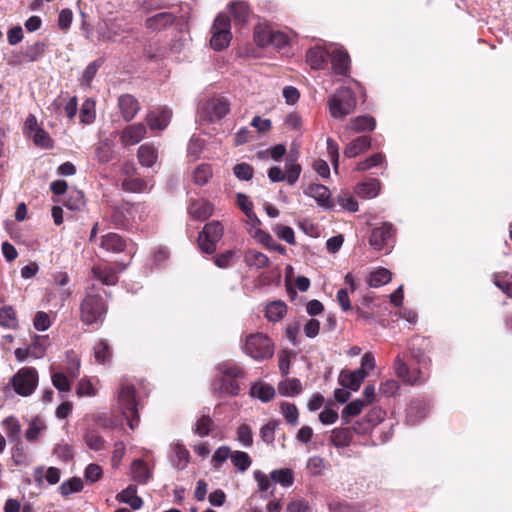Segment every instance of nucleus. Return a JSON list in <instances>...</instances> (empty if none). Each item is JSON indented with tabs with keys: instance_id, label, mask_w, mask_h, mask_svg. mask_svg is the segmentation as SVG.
Here are the masks:
<instances>
[{
	"instance_id": "f257e3e1",
	"label": "nucleus",
	"mask_w": 512,
	"mask_h": 512,
	"mask_svg": "<svg viewBox=\"0 0 512 512\" xmlns=\"http://www.w3.org/2000/svg\"><path fill=\"white\" fill-rule=\"evenodd\" d=\"M357 105L356 95L349 87L338 88L328 99L327 108L333 119H343L352 114Z\"/></svg>"
},
{
	"instance_id": "c85d7f7f",
	"label": "nucleus",
	"mask_w": 512,
	"mask_h": 512,
	"mask_svg": "<svg viewBox=\"0 0 512 512\" xmlns=\"http://www.w3.org/2000/svg\"><path fill=\"white\" fill-rule=\"evenodd\" d=\"M376 127V120L374 117L370 115H361L353 118L349 125L348 129L352 132H364V131H373Z\"/></svg>"
},
{
	"instance_id": "13d9d810",
	"label": "nucleus",
	"mask_w": 512,
	"mask_h": 512,
	"mask_svg": "<svg viewBox=\"0 0 512 512\" xmlns=\"http://www.w3.org/2000/svg\"><path fill=\"white\" fill-rule=\"evenodd\" d=\"M385 164V155L383 153H376L366 160L359 162L356 166V170L365 171L372 167H377Z\"/></svg>"
},
{
	"instance_id": "680f3d73",
	"label": "nucleus",
	"mask_w": 512,
	"mask_h": 512,
	"mask_svg": "<svg viewBox=\"0 0 512 512\" xmlns=\"http://www.w3.org/2000/svg\"><path fill=\"white\" fill-rule=\"evenodd\" d=\"M293 161L294 160L291 159V161H287L285 165V180H287L289 185H294L298 181L302 170L301 166L299 164L294 163Z\"/></svg>"
},
{
	"instance_id": "1a4fd4ad",
	"label": "nucleus",
	"mask_w": 512,
	"mask_h": 512,
	"mask_svg": "<svg viewBox=\"0 0 512 512\" xmlns=\"http://www.w3.org/2000/svg\"><path fill=\"white\" fill-rule=\"evenodd\" d=\"M126 269V265L114 263H102L92 267L93 276L103 285H115L118 282V275Z\"/></svg>"
},
{
	"instance_id": "052dcab7",
	"label": "nucleus",
	"mask_w": 512,
	"mask_h": 512,
	"mask_svg": "<svg viewBox=\"0 0 512 512\" xmlns=\"http://www.w3.org/2000/svg\"><path fill=\"white\" fill-rule=\"evenodd\" d=\"M278 421L272 420L263 425L260 429V437L266 444H272L275 440V430L278 426Z\"/></svg>"
},
{
	"instance_id": "4468645a",
	"label": "nucleus",
	"mask_w": 512,
	"mask_h": 512,
	"mask_svg": "<svg viewBox=\"0 0 512 512\" xmlns=\"http://www.w3.org/2000/svg\"><path fill=\"white\" fill-rule=\"evenodd\" d=\"M146 132V126L142 123L128 125L120 134L121 143L123 146L136 145L145 137Z\"/></svg>"
},
{
	"instance_id": "e433bc0d",
	"label": "nucleus",
	"mask_w": 512,
	"mask_h": 512,
	"mask_svg": "<svg viewBox=\"0 0 512 512\" xmlns=\"http://www.w3.org/2000/svg\"><path fill=\"white\" fill-rule=\"evenodd\" d=\"M351 440L352 434L349 428H335L331 432L330 442L336 448H343L349 446Z\"/></svg>"
},
{
	"instance_id": "4be33fe9",
	"label": "nucleus",
	"mask_w": 512,
	"mask_h": 512,
	"mask_svg": "<svg viewBox=\"0 0 512 512\" xmlns=\"http://www.w3.org/2000/svg\"><path fill=\"white\" fill-rule=\"evenodd\" d=\"M130 475L138 484H146L152 476L148 465L142 459H136L130 466Z\"/></svg>"
},
{
	"instance_id": "3c124183",
	"label": "nucleus",
	"mask_w": 512,
	"mask_h": 512,
	"mask_svg": "<svg viewBox=\"0 0 512 512\" xmlns=\"http://www.w3.org/2000/svg\"><path fill=\"white\" fill-rule=\"evenodd\" d=\"M212 177V169L209 164L202 163L198 165L193 172V180L197 185H205Z\"/></svg>"
},
{
	"instance_id": "4d7b16f0",
	"label": "nucleus",
	"mask_w": 512,
	"mask_h": 512,
	"mask_svg": "<svg viewBox=\"0 0 512 512\" xmlns=\"http://www.w3.org/2000/svg\"><path fill=\"white\" fill-rule=\"evenodd\" d=\"M66 361L68 363L67 373L72 378H77L80 369V359L75 351L68 350L65 353Z\"/></svg>"
},
{
	"instance_id": "9b49d317",
	"label": "nucleus",
	"mask_w": 512,
	"mask_h": 512,
	"mask_svg": "<svg viewBox=\"0 0 512 512\" xmlns=\"http://www.w3.org/2000/svg\"><path fill=\"white\" fill-rule=\"evenodd\" d=\"M394 371L404 384L414 386L425 382L422 372L420 370L415 373L411 372L400 356H397L394 361Z\"/></svg>"
},
{
	"instance_id": "58836bf2",
	"label": "nucleus",
	"mask_w": 512,
	"mask_h": 512,
	"mask_svg": "<svg viewBox=\"0 0 512 512\" xmlns=\"http://www.w3.org/2000/svg\"><path fill=\"white\" fill-rule=\"evenodd\" d=\"M221 374V379H239L245 375L244 370L235 363L222 362L217 367Z\"/></svg>"
},
{
	"instance_id": "de8ad7c7",
	"label": "nucleus",
	"mask_w": 512,
	"mask_h": 512,
	"mask_svg": "<svg viewBox=\"0 0 512 512\" xmlns=\"http://www.w3.org/2000/svg\"><path fill=\"white\" fill-rule=\"evenodd\" d=\"M272 29L263 23H258L254 28V41L259 47L270 46Z\"/></svg>"
},
{
	"instance_id": "6e6d98bb",
	"label": "nucleus",
	"mask_w": 512,
	"mask_h": 512,
	"mask_svg": "<svg viewBox=\"0 0 512 512\" xmlns=\"http://www.w3.org/2000/svg\"><path fill=\"white\" fill-rule=\"evenodd\" d=\"M280 410L287 423L293 426L298 424L299 412L294 404L283 402L281 403Z\"/></svg>"
},
{
	"instance_id": "393cba45",
	"label": "nucleus",
	"mask_w": 512,
	"mask_h": 512,
	"mask_svg": "<svg viewBox=\"0 0 512 512\" xmlns=\"http://www.w3.org/2000/svg\"><path fill=\"white\" fill-rule=\"evenodd\" d=\"M116 499L119 502L128 504L133 510H138L143 505V501L137 495V489L134 485H129L116 496Z\"/></svg>"
},
{
	"instance_id": "c9c22d12",
	"label": "nucleus",
	"mask_w": 512,
	"mask_h": 512,
	"mask_svg": "<svg viewBox=\"0 0 512 512\" xmlns=\"http://www.w3.org/2000/svg\"><path fill=\"white\" fill-rule=\"evenodd\" d=\"M250 395L262 402H269L275 396V389L269 384L258 382L252 385Z\"/></svg>"
},
{
	"instance_id": "8fccbe9b",
	"label": "nucleus",
	"mask_w": 512,
	"mask_h": 512,
	"mask_svg": "<svg viewBox=\"0 0 512 512\" xmlns=\"http://www.w3.org/2000/svg\"><path fill=\"white\" fill-rule=\"evenodd\" d=\"M95 155L99 162L107 163L113 157V147L108 139L102 140L95 148Z\"/></svg>"
},
{
	"instance_id": "473e14b6",
	"label": "nucleus",
	"mask_w": 512,
	"mask_h": 512,
	"mask_svg": "<svg viewBox=\"0 0 512 512\" xmlns=\"http://www.w3.org/2000/svg\"><path fill=\"white\" fill-rule=\"evenodd\" d=\"M371 146V140L367 136H360L351 141L344 150V155L348 158H354Z\"/></svg>"
},
{
	"instance_id": "bf43d9fd",
	"label": "nucleus",
	"mask_w": 512,
	"mask_h": 512,
	"mask_svg": "<svg viewBox=\"0 0 512 512\" xmlns=\"http://www.w3.org/2000/svg\"><path fill=\"white\" fill-rule=\"evenodd\" d=\"M231 462L241 472H244L250 467L251 458L246 452L236 451L235 453L231 454Z\"/></svg>"
},
{
	"instance_id": "7ed1b4c3",
	"label": "nucleus",
	"mask_w": 512,
	"mask_h": 512,
	"mask_svg": "<svg viewBox=\"0 0 512 512\" xmlns=\"http://www.w3.org/2000/svg\"><path fill=\"white\" fill-rule=\"evenodd\" d=\"M242 350L252 359L262 361L273 356L274 344L267 335L257 332L245 337Z\"/></svg>"
},
{
	"instance_id": "7c9ffc66",
	"label": "nucleus",
	"mask_w": 512,
	"mask_h": 512,
	"mask_svg": "<svg viewBox=\"0 0 512 512\" xmlns=\"http://www.w3.org/2000/svg\"><path fill=\"white\" fill-rule=\"evenodd\" d=\"M379 191L380 181L375 178L359 183L355 188V192L358 196L367 199L376 197L379 194Z\"/></svg>"
},
{
	"instance_id": "a19ab883",
	"label": "nucleus",
	"mask_w": 512,
	"mask_h": 512,
	"mask_svg": "<svg viewBox=\"0 0 512 512\" xmlns=\"http://www.w3.org/2000/svg\"><path fill=\"white\" fill-rule=\"evenodd\" d=\"M0 325L8 329L18 328V319L12 306L6 305L0 308Z\"/></svg>"
},
{
	"instance_id": "aec40b11",
	"label": "nucleus",
	"mask_w": 512,
	"mask_h": 512,
	"mask_svg": "<svg viewBox=\"0 0 512 512\" xmlns=\"http://www.w3.org/2000/svg\"><path fill=\"white\" fill-rule=\"evenodd\" d=\"M328 56L329 52L326 49L315 46L307 51L306 62L314 70L324 69Z\"/></svg>"
},
{
	"instance_id": "2eb2a0df",
	"label": "nucleus",
	"mask_w": 512,
	"mask_h": 512,
	"mask_svg": "<svg viewBox=\"0 0 512 512\" xmlns=\"http://www.w3.org/2000/svg\"><path fill=\"white\" fill-rule=\"evenodd\" d=\"M171 118V111L167 108H158L148 113L146 120L151 130H163Z\"/></svg>"
},
{
	"instance_id": "f3484780",
	"label": "nucleus",
	"mask_w": 512,
	"mask_h": 512,
	"mask_svg": "<svg viewBox=\"0 0 512 512\" xmlns=\"http://www.w3.org/2000/svg\"><path fill=\"white\" fill-rule=\"evenodd\" d=\"M118 106L125 121H131L140 109L139 102L130 94L121 95L118 99Z\"/></svg>"
},
{
	"instance_id": "0e129e2a",
	"label": "nucleus",
	"mask_w": 512,
	"mask_h": 512,
	"mask_svg": "<svg viewBox=\"0 0 512 512\" xmlns=\"http://www.w3.org/2000/svg\"><path fill=\"white\" fill-rule=\"evenodd\" d=\"M83 488V483L79 478H71L68 481H64L59 489L62 495L67 496L71 493L79 492Z\"/></svg>"
},
{
	"instance_id": "72a5a7b5",
	"label": "nucleus",
	"mask_w": 512,
	"mask_h": 512,
	"mask_svg": "<svg viewBox=\"0 0 512 512\" xmlns=\"http://www.w3.org/2000/svg\"><path fill=\"white\" fill-rule=\"evenodd\" d=\"M253 237L259 242L261 243L263 246H265L267 249H270V250H273V251H276L278 252L279 254H282L284 255L286 253V248L281 245V244H278L277 242L274 241L273 237L261 230V229H256Z\"/></svg>"
},
{
	"instance_id": "0eeeda50",
	"label": "nucleus",
	"mask_w": 512,
	"mask_h": 512,
	"mask_svg": "<svg viewBox=\"0 0 512 512\" xmlns=\"http://www.w3.org/2000/svg\"><path fill=\"white\" fill-rule=\"evenodd\" d=\"M223 226L219 221L205 224L198 236V245L202 252L212 254L216 251L217 243L223 236Z\"/></svg>"
},
{
	"instance_id": "a211bd4d",
	"label": "nucleus",
	"mask_w": 512,
	"mask_h": 512,
	"mask_svg": "<svg viewBox=\"0 0 512 512\" xmlns=\"http://www.w3.org/2000/svg\"><path fill=\"white\" fill-rule=\"evenodd\" d=\"M100 247L107 252L120 253L127 247V242L119 234L108 233L101 237Z\"/></svg>"
},
{
	"instance_id": "20e7f679",
	"label": "nucleus",
	"mask_w": 512,
	"mask_h": 512,
	"mask_svg": "<svg viewBox=\"0 0 512 512\" xmlns=\"http://www.w3.org/2000/svg\"><path fill=\"white\" fill-rule=\"evenodd\" d=\"M117 399L119 409L126 416L129 427L134 429L139 422L135 387L122 382Z\"/></svg>"
},
{
	"instance_id": "774afa93",
	"label": "nucleus",
	"mask_w": 512,
	"mask_h": 512,
	"mask_svg": "<svg viewBox=\"0 0 512 512\" xmlns=\"http://www.w3.org/2000/svg\"><path fill=\"white\" fill-rule=\"evenodd\" d=\"M33 326L37 331H46L51 326L49 315L44 311H38L33 319Z\"/></svg>"
},
{
	"instance_id": "6e6552de",
	"label": "nucleus",
	"mask_w": 512,
	"mask_h": 512,
	"mask_svg": "<svg viewBox=\"0 0 512 512\" xmlns=\"http://www.w3.org/2000/svg\"><path fill=\"white\" fill-rule=\"evenodd\" d=\"M14 391L21 396H29L38 384V374L34 368L20 369L10 380Z\"/></svg>"
},
{
	"instance_id": "09e8293b",
	"label": "nucleus",
	"mask_w": 512,
	"mask_h": 512,
	"mask_svg": "<svg viewBox=\"0 0 512 512\" xmlns=\"http://www.w3.org/2000/svg\"><path fill=\"white\" fill-rule=\"evenodd\" d=\"M392 279V273L386 268H379L372 272L368 279V285L370 287L378 288L387 283Z\"/></svg>"
},
{
	"instance_id": "5701e85b",
	"label": "nucleus",
	"mask_w": 512,
	"mask_h": 512,
	"mask_svg": "<svg viewBox=\"0 0 512 512\" xmlns=\"http://www.w3.org/2000/svg\"><path fill=\"white\" fill-rule=\"evenodd\" d=\"M1 425L10 443L20 442L21 440V424L13 416L6 417Z\"/></svg>"
},
{
	"instance_id": "423d86ee",
	"label": "nucleus",
	"mask_w": 512,
	"mask_h": 512,
	"mask_svg": "<svg viewBox=\"0 0 512 512\" xmlns=\"http://www.w3.org/2000/svg\"><path fill=\"white\" fill-rule=\"evenodd\" d=\"M231 24L228 16L224 14H219L212 25L211 28V39L210 45L212 49L216 51H221L228 47L232 34L230 31Z\"/></svg>"
},
{
	"instance_id": "a878e982",
	"label": "nucleus",
	"mask_w": 512,
	"mask_h": 512,
	"mask_svg": "<svg viewBox=\"0 0 512 512\" xmlns=\"http://www.w3.org/2000/svg\"><path fill=\"white\" fill-rule=\"evenodd\" d=\"M287 314V305L282 300L272 301L266 305L265 317L270 322H278Z\"/></svg>"
},
{
	"instance_id": "ddd939ff",
	"label": "nucleus",
	"mask_w": 512,
	"mask_h": 512,
	"mask_svg": "<svg viewBox=\"0 0 512 512\" xmlns=\"http://www.w3.org/2000/svg\"><path fill=\"white\" fill-rule=\"evenodd\" d=\"M367 375L368 372L363 369H356L355 371L343 370L339 374L338 382L344 388L357 391Z\"/></svg>"
},
{
	"instance_id": "f8f14e48",
	"label": "nucleus",
	"mask_w": 512,
	"mask_h": 512,
	"mask_svg": "<svg viewBox=\"0 0 512 512\" xmlns=\"http://www.w3.org/2000/svg\"><path fill=\"white\" fill-rule=\"evenodd\" d=\"M394 229L391 223H383L372 230L369 243L376 250H382L393 239Z\"/></svg>"
},
{
	"instance_id": "338daca9",
	"label": "nucleus",
	"mask_w": 512,
	"mask_h": 512,
	"mask_svg": "<svg viewBox=\"0 0 512 512\" xmlns=\"http://www.w3.org/2000/svg\"><path fill=\"white\" fill-rule=\"evenodd\" d=\"M52 383L59 392H69L71 389L70 381L62 372L54 373L51 377Z\"/></svg>"
},
{
	"instance_id": "bb28decb",
	"label": "nucleus",
	"mask_w": 512,
	"mask_h": 512,
	"mask_svg": "<svg viewBox=\"0 0 512 512\" xmlns=\"http://www.w3.org/2000/svg\"><path fill=\"white\" fill-rule=\"evenodd\" d=\"M175 16L170 12H161L146 19V27L150 30H161L171 25Z\"/></svg>"
},
{
	"instance_id": "37998d69",
	"label": "nucleus",
	"mask_w": 512,
	"mask_h": 512,
	"mask_svg": "<svg viewBox=\"0 0 512 512\" xmlns=\"http://www.w3.org/2000/svg\"><path fill=\"white\" fill-rule=\"evenodd\" d=\"M214 426V422L212 418L206 414L203 413L196 421L195 425L193 426L192 430L195 435L199 437H205L210 434L212 431V428Z\"/></svg>"
},
{
	"instance_id": "2f4dec72",
	"label": "nucleus",
	"mask_w": 512,
	"mask_h": 512,
	"mask_svg": "<svg viewBox=\"0 0 512 512\" xmlns=\"http://www.w3.org/2000/svg\"><path fill=\"white\" fill-rule=\"evenodd\" d=\"M63 205L71 211H80L85 206V198L82 191L73 189L68 191L65 199L61 201Z\"/></svg>"
},
{
	"instance_id": "a18cd8bd",
	"label": "nucleus",
	"mask_w": 512,
	"mask_h": 512,
	"mask_svg": "<svg viewBox=\"0 0 512 512\" xmlns=\"http://www.w3.org/2000/svg\"><path fill=\"white\" fill-rule=\"evenodd\" d=\"M46 430V425L42 419L35 417L29 423V427L25 430V438L28 442H36L40 434Z\"/></svg>"
},
{
	"instance_id": "dca6fc26",
	"label": "nucleus",
	"mask_w": 512,
	"mask_h": 512,
	"mask_svg": "<svg viewBox=\"0 0 512 512\" xmlns=\"http://www.w3.org/2000/svg\"><path fill=\"white\" fill-rule=\"evenodd\" d=\"M428 411L429 404L425 400L414 399L407 408L406 420L410 424H416L427 416Z\"/></svg>"
},
{
	"instance_id": "f704fd0d",
	"label": "nucleus",
	"mask_w": 512,
	"mask_h": 512,
	"mask_svg": "<svg viewBox=\"0 0 512 512\" xmlns=\"http://www.w3.org/2000/svg\"><path fill=\"white\" fill-rule=\"evenodd\" d=\"M33 476H34V480L38 484H41L43 481V478L45 477L46 481L50 485H55L60 480V470L56 467H49L45 472L43 467H37L34 470Z\"/></svg>"
},
{
	"instance_id": "5fc2aeb1",
	"label": "nucleus",
	"mask_w": 512,
	"mask_h": 512,
	"mask_svg": "<svg viewBox=\"0 0 512 512\" xmlns=\"http://www.w3.org/2000/svg\"><path fill=\"white\" fill-rule=\"evenodd\" d=\"M364 401L357 399L350 402L345 408L342 410L341 417L344 420V423L347 424L349 422L350 417L357 416L361 413L364 408Z\"/></svg>"
},
{
	"instance_id": "79ce46f5",
	"label": "nucleus",
	"mask_w": 512,
	"mask_h": 512,
	"mask_svg": "<svg viewBox=\"0 0 512 512\" xmlns=\"http://www.w3.org/2000/svg\"><path fill=\"white\" fill-rule=\"evenodd\" d=\"M231 14L236 24H244L249 17V8L243 1L232 2L229 5Z\"/></svg>"
},
{
	"instance_id": "c756f323",
	"label": "nucleus",
	"mask_w": 512,
	"mask_h": 512,
	"mask_svg": "<svg viewBox=\"0 0 512 512\" xmlns=\"http://www.w3.org/2000/svg\"><path fill=\"white\" fill-rule=\"evenodd\" d=\"M244 262L248 267L255 269H263L270 264L269 258L265 254L254 249L246 251Z\"/></svg>"
},
{
	"instance_id": "69168bd1",
	"label": "nucleus",
	"mask_w": 512,
	"mask_h": 512,
	"mask_svg": "<svg viewBox=\"0 0 512 512\" xmlns=\"http://www.w3.org/2000/svg\"><path fill=\"white\" fill-rule=\"evenodd\" d=\"M237 440L245 447H250L253 444V433L251 428L246 424H241L237 428Z\"/></svg>"
},
{
	"instance_id": "6ab92c4d",
	"label": "nucleus",
	"mask_w": 512,
	"mask_h": 512,
	"mask_svg": "<svg viewBox=\"0 0 512 512\" xmlns=\"http://www.w3.org/2000/svg\"><path fill=\"white\" fill-rule=\"evenodd\" d=\"M332 68L339 75H346L350 69V57L347 51L335 49L330 54Z\"/></svg>"
},
{
	"instance_id": "b1692460",
	"label": "nucleus",
	"mask_w": 512,
	"mask_h": 512,
	"mask_svg": "<svg viewBox=\"0 0 512 512\" xmlns=\"http://www.w3.org/2000/svg\"><path fill=\"white\" fill-rule=\"evenodd\" d=\"M11 459L16 466H28L32 462V455L29 453L24 443L20 441L13 443Z\"/></svg>"
},
{
	"instance_id": "cd10ccee",
	"label": "nucleus",
	"mask_w": 512,
	"mask_h": 512,
	"mask_svg": "<svg viewBox=\"0 0 512 512\" xmlns=\"http://www.w3.org/2000/svg\"><path fill=\"white\" fill-rule=\"evenodd\" d=\"M190 460L189 451L180 443L174 444L172 448L171 463L177 470L187 467Z\"/></svg>"
},
{
	"instance_id": "603ef678",
	"label": "nucleus",
	"mask_w": 512,
	"mask_h": 512,
	"mask_svg": "<svg viewBox=\"0 0 512 512\" xmlns=\"http://www.w3.org/2000/svg\"><path fill=\"white\" fill-rule=\"evenodd\" d=\"M94 357L95 360L100 364H105L111 359V350L108 343L104 340H100L97 342L94 347Z\"/></svg>"
},
{
	"instance_id": "9d476101",
	"label": "nucleus",
	"mask_w": 512,
	"mask_h": 512,
	"mask_svg": "<svg viewBox=\"0 0 512 512\" xmlns=\"http://www.w3.org/2000/svg\"><path fill=\"white\" fill-rule=\"evenodd\" d=\"M303 193L306 196L313 198L317 202L318 206L323 209H333L334 204L331 199V192L325 185L316 183L309 184L304 188Z\"/></svg>"
},
{
	"instance_id": "39448f33",
	"label": "nucleus",
	"mask_w": 512,
	"mask_h": 512,
	"mask_svg": "<svg viewBox=\"0 0 512 512\" xmlns=\"http://www.w3.org/2000/svg\"><path fill=\"white\" fill-rule=\"evenodd\" d=\"M230 111V103L223 96H215L199 104L198 115L201 120L214 122L225 117Z\"/></svg>"
},
{
	"instance_id": "412c9836",
	"label": "nucleus",
	"mask_w": 512,
	"mask_h": 512,
	"mask_svg": "<svg viewBox=\"0 0 512 512\" xmlns=\"http://www.w3.org/2000/svg\"><path fill=\"white\" fill-rule=\"evenodd\" d=\"M187 210L189 215L197 220H205L213 213L212 205L203 199L191 201Z\"/></svg>"
},
{
	"instance_id": "4c0bfd02",
	"label": "nucleus",
	"mask_w": 512,
	"mask_h": 512,
	"mask_svg": "<svg viewBox=\"0 0 512 512\" xmlns=\"http://www.w3.org/2000/svg\"><path fill=\"white\" fill-rule=\"evenodd\" d=\"M382 419H383L382 410L378 409V408H374L368 413L366 424L356 423L353 425L352 429L357 434H364L370 429L371 425L378 424Z\"/></svg>"
},
{
	"instance_id": "49530a36",
	"label": "nucleus",
	"mask_w": 512,
	"mask_h": 512,
	"mask_svg": "<svg viewBox=\"0 0 512 512\" xmlns=\"http://www.w3.org/2000/svg\"><path fill=\"white\" fill-rule=\"evenodd\" d=\"M270 479L274 483H278L282 485L283 487H289L294 482V475L293 471L289 468H281L273 470L270 473Z\"/></svg>"
},
{
	"instance_id": "c03bdc74",
	"label": "nucleus",
	"mask_w": 512,
	"mask_h": 512,
	"mask_svg": "<svg viewBox=\"0 0 512 512\" xmlns=\"http://www.w3.org/2000/svg\"><path fill=\"white\" fill-rule=\"evenodd\" d=\"M278 391L283 396L292 397L300 394L302 391V384L297 378L286 379L279 383Z\"/></svg>"
},
{
	"instance_id": "864d4df0",
	"label": "nucleus",
	"mask_w": 512,
	"mask_h": 512,
	"mask_svg": "<svg viewBox=\"0 0 512 512\" xmlns=\"http://www.w3.org/2000/svg\"><path fill=\"white\" fill-rule=\"evenodd\" d=\"M122 188L128 192L141 193L148 190V183L141 178L130 177L123 181Z\"/></svg>"
},
{
	"instance_id": "f03ea898",
	"label": "nucleus",
	"mask_w": 512,
	"mask_h": 512,
	"mask_svg": "<svg viewBox=\"0 0 512 512\" xmlns=\"http://www.w3.org/2000/svg\"><path fill=\"white\" fill-rule=\"evenodd\" d=\"M80 312L82 322L87 325L103 321L107 312V306L101 295L94 293V287L86 292L80 305Z\"/></svg>"
},
{
	"instance_id": "e2e57ef3",
	"label": "nucleus",
	"mask_w": 512,
	"mask_h": 512,
	"mask_svg": "<svg viewBox=\"0 0 512 512\" xmlns=\"http://www.w3.org/2000/svg\"><path fill=\"white\" fill-rule=\"evenodd\" d=\"M337 203L349 212L358 211V203L349 192H341L337 196Z\"/></svg>"
},
{
	"instance_id": "ea45409f",
	"label": "nucleus",
	"mask_w": 512,
	"mask_h": 512,
	"mask_svg": "<svg viewBox=\"0 0 512 512\" xmlns=\"http://www.w3.org/2000/svg\"><path fill=\"white\" fill-rule=\"evenodd\" d=\"M137 157L142 166L152 167L157 160V151L154 147L143 144L138 148Z\"/></svg>"
}]
</instances>
